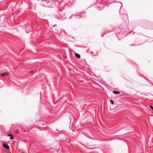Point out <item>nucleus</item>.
Masks as SVG:
<instances>
[{"label": "nucleus", "instance_id": "obj_1", "mask_svg": "<svg viewBox=\"0 0 153 153\" xmlns=\"http://www.w3.org/2000/svg\"><path fill=\"white\" fill-rule=\"evenodd\" d=\"M3 147H4L5 149H9L10 147L7 144H4L3 145Z\"/></svg>", "mask_w": 153, "mask_h": 153}, {"label": "nucleus", "instance_id": "obj_2", "mask_svg": "<svg viewBox=\"0 0 153 153\" xmlns=\"http://www.w3.org/2000/svg\"><path fill=\"white\" fill-rule=\"evenodd\" d=\"M8 75V74L7 72H5L4 73H2L1 74V76H4Z\"/></svg>", "mask_w": 153, "mask_h": 153}, {"label": "nucleus", "instance_id": "obj_3", "mask_svg": "<svg viewBox=\"0 0 153 153\" xmlns=\"http://www.w3.org/2000/svg\"><path fill=\"white\" fill-rule=\"evenodd\" d=\"M8 136H10V139L12 140L14 138L13 136L11 134H8Z\"/></svg>", "mask_w": 153, "mask_h": 153}, {"label": "nucleus", "instance_id": "obj_4", "mask_svg": "<svg viewBox=\"0 0 153 153\" xmlns=\"http://www.w3.org/2000/svg\"><path fill=\"white\" fill-rule=\"evenodd\" d=\"M75 55H76V56L79 58H80V55L78 54V53H75Z\"/></svg>", "mask_w": 153, "mask_h": 153}, {"label": "nucleus", "instance_id": "obj_5", "mask_svg": "<svg viewBox=\"0 0 153 153\" xmlns=\"http://www.w3.org/2000/svg\"><path fill=\"white\" fill-rule=\"evenodd\" d=\"M113 93L114 94H119L120 93V92L118 91H114L113 92Z\"/></svg>", "mask_w": 153, "mask_h": 153}, {"label": "nucleus", "instance_id": "obj_6", "mask_svg": "<svg viewBox=\"0 0 153 153\" xmlns=\"http://www.w3.org/2000/svg\"><path fill=\"white\" fill-rule=\"evenodd\" d=\"M110 102H111V103L112 104H114V101H113L112 100H111V101H110Z\"/></svg>", "mask_w": 153, "mask_h": 153}, {"label": "nucleus", "instance_id": "obj_7", "mask_svg": "<svg viewBox=\"0 0 153 153\" xmlns=\"http://www.w3.org/2000/svg\"><path fill=\"white\" fill-rule=\"evenodd\" d=\"M150 108H151V109L153 110V106H152V105H150Z\"/></svg>", "mask_w": 153, "mask_h": 153}, {"label": "nucleus", "instance_id": "obj_8", "mask_svg": "<svg viewBox=\"0 0 153 153\" xmlns=\"http://www.w3.org/2000/svg\"><path fill=\"white\" fill-rule=\"evenodd\" d=\"M33 71H30V73H33Z\"/></svg>", "mask_w": 153, "mask_h": 153}, {"label": "nucleus", "instance_id": "obj_9", "mask_svg": "<svg viewBox=\"0 0 153 153\" xmlns=\"http://www.w3.org/2000/svg\"><path fill=\"white\" fill-rule=\"evenodd\" d=\"M16 133H19V131H18L17 130H16Z\"/></svg>", "mask_w": 153, "mask_h": 153}]
</instances>
